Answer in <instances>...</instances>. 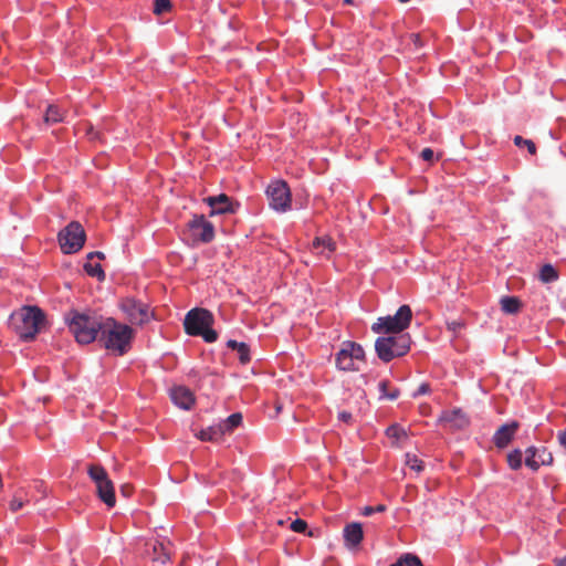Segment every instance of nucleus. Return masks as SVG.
Returning a JSON list of instances; mask_svg holds the SVG:
<instances>
[{
    "label": "nucleus",
    "mask_w": 566,
    "mask_h": 566,
    "mask_svg": "<svg viewBox=\"0 0 566 566\" xmlns=\"http://www.w3.org/2000/svg\"><path fill=\"white\" fill-rule=\"evenodd\" d=\"M87 474L95 483L99 500L104 502L108 507L115 506V489L106 470L99 464H91L87 468Z\"/></svg>",
    "instance_id": "obj_7"
},
{
    "label": "nucleus",
    "mask_w": 566,
    "mask_h": 566,
    "mask_svg": "<svg viewBox=\"0 0 566 566\" xmlns=\"http://www.w3.org/2000/svg\"><path fill=\"white\" fill-rule=\"evenodd\" d=\"M290 527L295 533H304L307 528V523L304 520L296 518L291 523Z\"/></svg>",
    "instance_id": "obj_35"
},
{
    "label": "nucleus",
    "mask_w": 566,
    "mask_h": 566,
    "mask_svg": "<svg viewBox=\"0 0 566 566\" xmlns=\"http://www.w3.org/2000/svg\"><path fill=\"white\" fill-rule=\"evenodd\" d=\"M170 398L176 406L185 410H189L195 403L193 392L185 386L171 388Z\"/></svg>",
    "instance_id": "obj_16"
},
{
    "label": "nucleus",
    "mask_w": 566,
    "mask_h": 566,
    "mask_svg": "<svg viewBox=\"0 0 566 566\" xmlns=\"http://www.w3.org/2000/svg\"><path fill=\"white\" fill-rule=\"evenodd\" d=\"M406 464L418 473L423 470V462L416 454L407 453Z\"/></svg>",
    "instance_id": "obj_30"
},
{
    "label": "nucleus",
    "mask_w": 566,
    "mask_h": 566,
    "mask_svg": "<svg viewBox=\"0 0 566 566\" xmlns=\"http://www.w3.org/2000/svg\"><path fill=\"white\" fill-rule=\"evenodd\" d=\"M189 228L195 240L202 243L211 242L214 238V228L203 216H195L189 222Z\"/></svg>",
    "instance_id": "obj_13"
},
{
    "label": "nucleus",
    "mask_w": 566,
    "mask_h": 566,
    "mask_svg": "<svg viewBox=\"0 0 566 566\" xmlns=\"http://www.w3.org/2000/svg\"><path fill=\"white\" fill-rule=\"evenodd\" d=\"M500 305H501V310L505 314H511V315L518 313L522 307L521 301L515 296H503L500 300Z\"/></svg>",
    "instance_id": "obj_21"
},
{
    "label": "nucleus",
    "mask_w": 566,
    "mask_h": 566,
    "mask_svg": "<svg viewBox=\"0 0 566 566\" xmlns=\"http://www.w3.org/2000/svg\"><path fill=\"white\" fill-rule=\"evenodd\" d=\"M120 308L132 324L143 325L153 317L148 305L133 297L124 298L120 303Z\"/></svg>",
    "instance_id": "obj_11"
},
{
    "label": "nucleus",
    "mask_w": 566,
    "mask_h": 566,
    "mask_svg": "<svg viewBox=\"0 0 566 566\" xmlns=\"http://www.w3.org/2000/svg\"><path fill=\"white\" fill-rule=\"evenodd\" d=\"M70 332L80 344H90L98 339L104 318L93 315L72 312L67 317Z\"/></svg>",
    "instance_id": "obj_2"
},
{
    "label": "nucleus",
    "mask_w": 566,
    "mask_h": 566,
    "mask_svg": "<svg viewBox=\"0 0 566 566\" xmlns=\"http://www.w3.org/2000/svg\"><path fill=\"white\" fill-rule=\"evenodd\" d=\"M203 201L210 207V216L235 213L240 207L239 202H233L226 193L207 197Z\"/></svg>",
    "instance_id": "obj_12"
},
{
    "label": "nucleus",
    "mask_w": 566,
    "mask_h": 566,
    "mask_svg": "<svg viewBox=\"0 0 566 566\" xmlns=\"http://www.w3.org/2000/svg\"><path fill=\"white\" fill-rule=\"evenodd\" d=\"M218 430L213 429V428H208V429H205V430H201L199 433H198V438L202 441H214L216 440V436L218 434Z\"/></svg>",
    "instance_id": "obj_34"
},
{
    "label": "nucleus",
    "mask_w": 566,
    "mask_h": 566,
    "mask_svg": "<svg viewBox=\"0 0 566 566\" xmlns=\"http://www.w3.org/2000/svg\"><path fill=\"white\" fill-rule=\"evenodd\" d=\"M556 566H566V556L556 560Z\"/></svg>",
    "instance_id": "obj_47"
},
{
    "label": "nucleus",
    "mask_w": 566,
    "mask_h": 566,
    "mask_svg": "<svg viewBox=\"0 0 566 566\" xmlns=\"http://www.w3.org/2000/svg\"><path fill=\"white\" fill-rule=\"evenodd\" d=\"M338 419L349 424L353 421V415L348 411H340L338 412Z\"/></svg>",
    "instance_id": "obj_40"
},
{
    "label": "nucleus",
    "mask_w": 566,
    "mask_h": 566,
    "mask_svg": "<svg viewBox=\"0 0 566 566\" xmlns=\"http://www.w3.org/2000/svg\"><path fill=\"white\" fill-rule=\"evenodd\" d=\"M464 326L463 322L461 321H451L447 322V327L449 331L457 333Z\"/></svg>",
    "instance_id": "obj_38"
},
{
    "label": "nucleus",
    "mask_w": 566,
    "mask_h": 566,
    "mask_svg": "<svg viewBox=\"0 0 566 566\" xmlns=\"http://www.w3.org/2000/svg\"><path fill=\"white\" fill-rule=\"evenodd\" d=\"M94 254H95V258H98V259H104L105 258L104 253L99 252V251L94 252Z\"/></svg>",
    "instance_id": "obj_48"
},
{
    "label": "nucleus",
    "mask_w": 566,
    "mask_h": 566,
    "mask_svg": "<svg viewBox=\"0 0 566 566\" xmlns=\"http://www.w3.org/2000/svg\"><path fill=\"white\" fill-rule=\"evenodd\" d=\"M269 205L277 212H285L291 208V190L283 180L272 181L266 188Z\"/></svg>",
    "instance_id": "obj_10"
},
{
    "label": "nucleus",
    "mask_w": 566,
    "mask_h": 566,
    "mask_svg": "<svg viewBox=\"0 0 566 566\" xmlns=\"http://www.w3.org/2000/svg\"><path fill=\"white\" fill-rule=\"evenodd\" d=\"M242 422V415L240 412H235L230 415L224 423H223V430L224 431H232L234 428L239 427Z\"/></svg>",
    "instance_id": "obj_29"
},
{
    "label": "nucleus",
    "mask_w": 566,
    "mask_h": 566,
    "mask_svg": "<svg viewBox=\"0 0 566 566\" xmlns=\"http://www.w3.org/2000/svg\"><path fill=\"white\" fill-rule=\"evenodd\" d=\"M120 493L125 496V497H129L133 493V486L128 483L126 484H123L120 486Z\"/></svg>",
    "instance_id": "obj_42"
},
{
    "label": "nucleus",
    "mask_w": 566,
    "mask_h": 566,
    "mask_svg": "<svg viewBox=\"0 0 566 566\" xmlns=\"http://www.w3.org/2000/svg\"><path fill=\"white\" fill-rule=\"evenodd\" d=\"M312 248L316 250L317 253L329 258L331 254L335 251L336 244L331 237H317L314 239Z\"/></svg>",
    "instance_id": "obj_19"
},
{
    "label": "nucleus",
    "mask_w": 566,
    "mask_h": 566,
    "mask_svg": "<svg viewBox=\"0 0 566 566\" xmlns=\"http://www.w3.org/2000/svg\"><path fill=\"white\" fill-rule=\"evenodd\" d=\"M237 352L239 353V358L242 364H248L251 360L250 349L245 343H240Z\"/></svg>",
    "instance_id": "obj_33"
},
{
    "label": "nucleus",
    "mask_w": 566,
    "mask_h": 566,
    "mask_svg": "<svg viewBox=\"0 0 566 566\" xmlns=\"http://www.w3.org/2000/svg\"><path fill=\"white\" fill-rule=\"evenodd\" d=\"M133 329L125 324L116 322L112 317L104 318L98 342L117 355H124L130 347Z\"/></svg>",
    "instance_id": "obj_1"
},
{
    "label": "nucleus",
    "mask_w": 566,
    "mask_h": 566,
    "mask_svg": "<svg viewBox=\"0 0 566 566\" xmlns=\"http://www.w3.org/2000/svg\"><path fill=\"white\" fill-rule=\"evenodd\" d=\"M409 39L412 41L413 45L416 48H421L422 46V42H421V39H420V35L417 34V33H411L409 35Z\"/></svg>",
    "instance_id": "obj_43"
},
{
    "label": "nucleus",
    "mask_w": 566,
    "mask_h": 566,
    "mask_svg": "<svg viewBox=\"0 0 566 566\" xmlns=\"http://www.w3.org/2000/svg\"><path fill=\"white\" fill-rule=\"evenodd\" d=\"M94 258H95L94 252H91V253H88V254H87V259H88V261H90V262H91V260H92V259H94Z\"/></svg>",
    "instance_id": "obj_49"
},
{
    "label": "nucleus",
    "mask_w": 566,
    "mask_h": 566,
    "mask_svg": "<svg viewBox=\"0 0 566 566\" xmlns=\"http://www.w3.org/2000/svg\"><path fill=\"white\" fill-rule=\"evenodd\" d=\"M539 279L543 283L555 282L558 279V272L552 264H545L539 271Z\"/></svg>",
    "instance_id": "obj_24"
},
{
    "label": "nucleus",
    "mask_w": 566,
    "mask_h": 566,
    "mask_svg": "<svg viewBox=\"0 0 566 566\" xmlns=\"http://www.w3.org/2000/svg\"><path fill=\"white\" fill-rule=\"evenodd\" d=\"M514 144L517 147L526 146L527 150H528V153L531 155H535L536 154V146L533 143V140H531V139H524L522 136L517 135V136L514 137Z\"/></svg>",
    "instance_id": "obj_32"
},
{
    "label": "nucleus",
    "mask_w": 566,
    "mask_h": 566,
    "mask_svg": "<svg viewBox=\"0 0 566 566\" xmlns=\"http://www.w3.org/2000/svg\"><path fill=\"white\" fill-rule=\"evenodd\" d=\"M386 436L391 440V444L395 447H400V444L408 439L407 430L397 423L386 429Z\"/></svg>",
    "instance_id": "obj_20"
},
{
    "label": "nucleus",
    "mask_w": 566,
    "mask_h": 566,
    "mask_svg": "<svg viewBox=\"0 0 566 566\" xmlns=\"http://www.w3.org/2000/svg\"><path fill=\"white\" fill-rule=\"evenodd\" d=\"M440 421L450 423V426L457 430L464 429L470 423L468 416L459 408L443 411L440 416Z\"/></svg>",
    "instance_id": "obj_18"
},
{
    "label": "nucleus",
    "mask_w": 566,
    "mask_h": 566,
    "mask_svg": "<svg viewBox=\"0 0 566 566\" xmlns=\"http://www.w3.org/2000/svg\"><path fill=\"white\" fill-rule=\"evenodd\" d=\"M64 113L56 105H49L44 115V123L46 125L56 124L63 122Z\"/></svg>",
    "instance_id": "obj_23"
},
{
    "label": "nucleus",
    "mask_w": 566,
    "mask_h": 566,
    "mask_svg": "<svg viewBox=\"0 0 566 566\" xmlns=\"http://www.w3.org/2000/svg\"><path fill=\"white\" fill-rule=\"evenodd\" d=\"M353 0H344L345 3H352Z\"/></svg>",
    "instance_id": "obj_51"
},
{
    "label": "nucleus",
    "mask_w": 566,
    "mask_h": 566,
    "mask_svg": "<svg viewBox=\"0 0 566 566\" xmlns=\"http://www.w3.org/2000/svg\"><path fill=\"white\" fill-rule=\"evenodd\" d=\"M24 505V501L21 497L14 496L10 502V510L12 512H17L22 509Z\"/></svg>",
    "instance_id": "obj_37"
},
{
    "label": "nucleus",
    "mask_w": 566,
    "mask_h": 566,
    "mask_svg": "<svg viewBox=\"0 0 566 566\" xmlns=\"http://www.w3.org/2000/svg\"><path fill=\"white\" fill-rule=\"evenodd\" d=\"M386 510V506L382 505V504H379L377 505L376 507L374 506H365L364 510H363V514L365 516H369L371 515L374 512H384Z\"/></svg>",
    "instance_id": "obj_36"
},
{
    "label": "nucleus",
    "mask_w": 566,
    "mask_h": 566,
    "mask_svg": "<svg viewBox=\"0 0 566 566\" xmlns=\"http://www.w3.org/2000/svg\"><path fill=\"white\" fill-rule=\"evenodd\" d=\"M410 343L408 334L378 337L375 342V350L379 359L388 363L396 357L406 355L410 349Z\"/></svg>",
    "instance_id": "obj_5"
},
{
    "label": "nucleus",
    "mask_w": 566,
    "mask_h": 566,
    "mask_svg": "<svg viewBox=\"0 0 566 566\" xmlns=\"http://www.w3.org/2000/svg\"><path fill=\"white\" fill-rule=\"evenodd\" d=\"M429 390H430V387H429V385H428V384H421V385L418 387L417 391L413 394V397H418V396H420V395H426V394H428V392H429Z\"/></svg>",
    "instance_id": "obj_41"
},
{
    "label": "nucleus",
    "mask_w": 566,
    "mask_h": 566,
    "mask_svg": "<svg viewBox=\"0 0 566 566\" xmlns=\"http://www.w3.org/2000/svg\"><path fill=\"white\" fill-rule=\"evenodd\" d=\"M228 347L234 350H238L240 343L233 339L228 340L227 343Z\"/></svg>",
    "instance_id": "obj_45"
},
{
    "label": "nucleus",
    "mask_w": 566,
    "mask_h": 566,
    "mask_svg": "<svg viewBox=\"0 0 566 566\" xmlns=\"http://www.w3.org/2000/svg\"><path fill=\"white\" fill-rule=\"evenodd\" d=\"M87 135L91 139H97L99 138V135L97 132L94 130L93 127H90V129L87 130Z\"/></svg>",
    "instance_id": "obj_46"
},
{
    "label": "nucleus",
    "mask_w": 566,
    "mask_h": 566,
    "mask_svg": "<svg viewBox=\"0 0 566 566\" xmlns=\"http://www.w3.org/2000/svg\"><path fill=\"white\" fill-rule=\"evenodd\" d=\"M412 319V311L409 305H401L395 315L379 317L371 325V331L377 334H397L400 335L409 327Z\"/></svg>",
    "instance_id": "obj_6"
},
{
    "label": "nucleus",
    "mask_w": 566,
    "mask_h": 566,
    "mask_svg": "<svg viewBox=\"0 0 566 566\" xmlns=\"http://www.w3.org/2000/svg\"><path fill=\"white\" fill-rule=\"evenodd\" d=\"M558 442L566 451V430L559 431L557 434Z\"/></svg>",
    "instance_id": "obj_44"
},
{
    "label": "nucleus",
    "mask_w": 566,
    "mask_h": 566,
    "mask_svg": "<svg viewBox=\"0 0 566 566\" xmlns=\"http://www.w3.org/2000/svg\"><path fill=\"white\" fill-rule=\"evenodd\" d=\"M390 566H422L421 560L418 556L406 554L405 556L400 557L395 564Z\"/></svg>",
    "instance_id": "obj_28"
},
{
    "label": "nucleus",
    "mask_w": 566,
    "mask_h": 566,
    "mask_svg": "<svg viewBox=\"0 0 566 566\" xmlns=\"http://www.w3.org/2000/svg\"><path fill=\"white\" fill-rule=\"evenodd\" d=\"M86 239L85 230L77 221L70 222L59 233L61 250L66 253H76L82 249Z\"/></svg>",
    "instance_id": "obj_8"
},
{
    "label": "nucleus",
    "mask_w": 566,
    "mask_h": 566,
    "mask_svg": "<svg viewBox=\"0 0 566 566\" xmlns=\"http://www.w3.org/2000/svg\"><path fill=\"white\" fill-rule=\"evenodd\" d=\"M275 409L276 412L279 413L282 410V406L280 403H276Z\"/></svg>",
    "instance_id": "obj_50"
},
{
    "label": "nucleus",
    "mask_w": 566,
    "mask_h": 566,
    "mask_svg": "<svg viewBox=\"0 0 566 566\" xmlns=\"http://www.w3.org/2000/svg\"><path fill=\"white\" fill-rule=\"evenodd\" d=\"M171 9L170 0H154V13L156 15H161L166 12H169Z\"/></svg>",
    "instance_id": "obj_31"
},
{
    "label": "nucleus",
    "mask_w": 566,
    "mask_h": 566,
    "mask_svg": "<svg viewBox=\"0 0 566 566\" xmlns=\"http://www.w3.org/2000/svg\"><path fill=\"white\" fill-rule=\"evenodd\" d=\"M525 454V465L533 471H537L541 465H549L553 462L552 453L545 448L530 447L526 449Z\"/></svg>",
    "instance_id": "obj_14"
},
{
    "label": "nucleus",
    "mask_w": 566,
    "mask_h": 566,
    "mask_svg": "<svg viewBox=\"0 0 566 566\" xmlns=\"http://www.w3.org/2000/svg\"><path fill=\"white\" fill-rule=\"evenodd\" d=\"M378 389L380 392V399L396 400L400 395V390L398 388L391 387V384L388 379L380 380L378 384Z\"/></svg>",
    "instance_id": "obj_22"
},
{
    "label": "nucleus",
    "mask_w": 566,
    "mask_h": 566,
    "mask_svg": "<svg viewBox=\"0 0 566 566\" xmlns=\"http://www.w3.org/2000/svg\"><path fill=\"white\" fill-rule=\"evenodd\" d=\"M343 536L346 547L356 548L364 538L363 527L360 523L353 522L344 527Z\"/></svg>",
    "instance_id": "obj_17"
},
{
    "label": "nucleus",
    "mask_w": 566,
    "mask_h": 566,
    "mask_svg": "<svg viewBox=\"0 0 566 566\" xmlns=\"http://www.w3.org/2000/svg\"><path fill=\"white\" fill-rule=\"evenodd\" d=\"M153 552H154L153 559L155 562L165 564L167 560H169V553L166 551L163 543H155L153 545Z\"/></svg>",
    "instance_id": "obj_27"
},
{
    "label": "nucleus",
    "mask_w": 566,
    "mask_h": 566,
    "mask_svg": "<svg viewBox=\"0 0 566 566\" xmlns=\"http://www.w3.org/2000/svg\"><path fill=\"white\" fill-rule=\"evenodd\" d=\"M84 270L90 276L97 277L98 281L105 280V273L99 263H92V262L87 261L84 264Z\"/></svg>",
    "instance_id": "obj_25"
},
{
    "label": "nucleus",
    "mask_w": 566,
    "mask_h": 566,
    "mask_svg": "<svg viewBox=\"0 0 566 566\" xmlns=\"http://www.w3.org/2000/svg\"><path fill=\"white\" fill-rule=\"evenodd\" d=\"M507 464L512 470H518L523 463V453L520 449H514L507 454Z\"/></svg>",
    "instance_id": "obj_26"
},
{
    "label": "nucleus",
    "mask_w": 566,
    "mask_h": 566,
    "mask_svg": "<svg viewBox=\"0 0 566 566\" xmlns=\"http://www.w3.org/2000/svg\"><path fill=\"white\" fill-rule=\"evenodd\" d=\"M420 156L424 161L431 163L433 161L434 153L431 148H423L420 153Z\"/></svg>",
    "instance_id": "obj_39"
},
{
    "label": "nucleus",
    "mask_w": 566,
    "mask_h": 566,
    "mask_svg": "<svg viewBox=\"0 0 566 566\" xmlns=\"http://www.w3.org/2000/svg\"><path fill=\"white\" fill-rule=\"evenodd\" d=\"M518 428L520 423L517 421L502 424L493 436L494 444L500 449L507 447Z\"/></svg>",
    "instance_id": "obj_15"
},
{
    "label": "nucleus",
    "mask_w": 566,
    "mask_h": 566,
    "mask_svg": "<svg viewBox=\"0 0 566 566\" xmlns=\"http://www.w3.org/2000/svg\"><path fill=\"white\" fill-rule=\"evenodd\" d=\"M44 313L38 306H24L12 315V324L19 337L32 340L44 324Z\"/></svg>",
    "instance_id": "obj_3"
},
{
    "label": "nucleus",
    "mask_w": 566,
    "mask_h": 566,
    "mask_svg": "<svg viewBox=\"0 0 566 566\" xmlns=\"http://www.w3.org/2000/svg\"><path fill=\"white\" fill-rule=\"evenodd\" d=\"M213 315L206 308H193L186 314L184 326L188 335L201 336L205 342L213 343L218 334L211 328Z\"/></svg>",
    "instance_id": "obj_4"
},
{
    "label": "nucleus",
    "mask_w": 566,
    "mask_h": 566,
    "mask_svg": "<svg viewBox=\"0 0 566 566\" xmlns=\"http://www.w3.org/2000/svg\"><path fill=\"white\" fill-rule=\"evenodd\" d=\"M365 361L363 347L354 342H345L336 354V366L345 371L358 370L359 364Z\"/></svg>",
    "instance_id": "obj_9"
}]
</instances>
